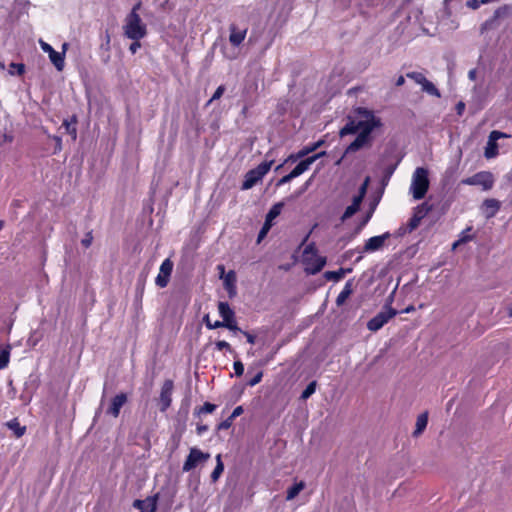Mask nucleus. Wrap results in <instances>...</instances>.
I'll list each match as a JSON object with an SVG mask.
<instances>
[{
  "mask_svg": "<svg viewBox=\"0 0 512 512\" xmlns=\"http://www.w3.org/2000/svg\"><path fill=\"white\" fill-rule=\"evenodd\" d=\"M359 115L363 118L360 120V131L355 140L347 147L345 153L356 152L364 147L370 140L371 132L381 125L380 119L376 118L372 111L361 108Z\"/></svg>",
  "mask_w": 512,
  "mask_h": 512,
  "instance_id": "2",
  "label": "nucleus"
},
{
  "mask_svg": "<svg viewBox=\"0 0 512 512\" xmlns=\"http://www.w3.org/2000/svg\"><path fill=\"white\" fill-rule=\"evenodd\" d=\"M394 294L395 290L388 297L384 310L379 312L377 315H375L368 321L367 328L370 331L376 332L380 330L390 319H392L394 316L398 314V311L391 307Z\"/></svg>",
  "mask_w": 512,
  "mask_h": 512,
  "instance_id": "5",
  "label": "nucleus"
},
{
  "mask_svg": "<svg viewBox=\"0 0 512 512\" xmlns=\"http://www.w3.org/2000/svg\"><path fill=\"white\" fill-rule=\"evenodd\" d=\"M363 198H364V197H363V196H361L360 194H358V195L354 196V197H353L352 204H353L354 206H356L357 208H360V205H361V203H362V201H363Z\"/></svg>",
  "mask_w": 512,
  "mask_h": 512,
  "instance_id": "53",
  "label": "nucleus"
},
{
  "mask_svg": "<svg viewBox=\"0 0 512 512\" xmlns=\"http://www.w3.org/2000/svg\"><path fill=\"white\" fill-rule=\"evenodd\" d=\"M353 292V283L352 280H349L345 283L342 291L339 293V295L336 298V305L342 306L345 301L349 298V296Z\"/></svg>",
  "mask_w": 512,
  "mask_h": 512,
  "instance_id": "20",
  "label": "nucleus"
},
{
  "mask_svg": "<svg viewBox=\"0 0 512 512\" xmlns=\"http://www.w3.org/2000/svg\"><path fill=\"white\" fill-rule=\"evenodd\" d=\"M210 458L209 453H204L196 447H192L183 464L182 470L189 472L193 470L198 464L206 462Z\"/></svg>",
  "mask_w": 512,
  "mask_h": 512,
  "instance_id": "9",
  "label": "nucleus"
},
{
  "mask_svg": "<svg viewBox=\"0 0 512 512\" xmlns=\"http://www.w3.org/2000/svg\"><path fill=\"white\" fill-rule=\"evenodd\" d=\"M242 413H243V408H242V406H237V407L233 410L232 414L230 415V418H231V419H234V418H236V417L240 416Z\"/></svg>",
  "mask_w": 512,
  "mask_h": 512,
  "instance_id": "54",
  "label": "nucleus"
},
{
  "mask_svg": "<svg viewBox=\"0 0 512 512\" xmlns=\"http://www.w3.org/2000/svg\"><path fill=\"white\" fill-rule=\"evenodd\" d=\"M92 240H93V236H92V233L89 232L87 233L84 238L81 240V243L82 245L85 247V248H88L91 243H92Z\"/></svg>",
  "mask_w": 512,
  "mask_h": 512,
  "instance_id": "46",
  "label": "nucleus"
},
{
  "mask_svg": "<svg viewBox=\"0 0 512 512\" xmlns=\"http://www.w3.org/2000/svg\"><path fill=\"white\" fill-rule=\"evenodd\" d=\"M420 222L419 217L412 216L407 224L408 232L415 230L419 226Z\"/></svg>",
  "mask_w": 512,
  "mask_h": 512,
  "instance_id": "39",
  "label": "nucleus"
},
{
  "mask_svg": "<svg viewBox=\"0 0 512 512\" xmlns=\"http://www.w3.org/2000/svg\"><path fill=\"white\" fill-rule=\"evenodd\" d=\"M49 59L57 71H63L65 67L64 52H58L54 50V52H52L51 55H49Z\"/></svg>",
  "mask_w": 512,
  "mask_h": 512,
  "instance_id": "21",
  "label": "nucleus"
},
{
  "mask_svg": "<svg viewBox=\"0 0 512 512\" xmlns=\"http://www.w3.org/2000/svg\"><path fill=\"white\" fill-rule=\"evenodd\" d=\"M232 420L230 417L224 421H222L219 425H218V429L219 430H226V429H229L231 427V424H232Z\"/></svg>",
  "mask_w": 512,
  "mask_h": 512,
  "instance_id": "49",
  "label": "nucleus"
},
{
  "mask_svg": "<svg viewBox=\"0 0 512 512\" xmlns=\"http://www.w3.org/2000/svg\"><path fill=\"white\" fill-rule=\"evenodd\" d=\"M272 223L267 221L265 219V222L261 228V230L259 231V234H258V237H257V242L260 243L267 235V233L269 232V230L271 229L272 227Z\"/></svg>",
  "mask_w": 512,
  "mask_h": 512,
  "instance_id": "35",
  "label": "nucleus"
},
{
  "mask_svg": "<svg viewBox=\"0 0 512 512\" xmlns=\"http://www.w3.org/2000/svg\"><path fill=\"white\" fill-rule=\"evenodd\" d=\"M404 83H405V78H404V76H402V75H401V76H399V77L397 78V80H396V85H397V86H402Z\"/></svg>",
  "mask_w": 512,
  "mask_h": 512,
  "instance_id": "62",
  "label": "nucleus"
},
{
  "mask_svg": "<svg viewBox=\"0 0 512 512\" xmlns=\"http://www.w3.org/2000/svg\"><path fill=\"white\" fill-rule=\"evenodd\" d=\"M216 462H217L216 467L214 468V470L211 473V480L213 482H216L220 478L221 474L224 471V464L221 460V454H218L216 456Z\"/></svg>",
  "mask_w": 512,
  "mask_h": 512,
  "instance_id": "28",
  "label": "nucleus"
},
{
  "mask_svg": "<svg viewBox=\"0 0 512 512\" xmlns=\"http://www.w3.org/2000/svg\"><path fill=\"white\" fill-rule=\"evenodd\" d=\"M262 377H263V373L260 371L248 382V384L250 386H255L256 384H258L261 381Z\"/></svg>",
  "mask_w": 512,
  "mask_h": 512,
  "instance_id": "52",
  "label": "nucleus"
},
{
  "mask_svg": "<svg viewBox=\"0 0 512 512\" xmlns=\"http://www.w3.org/2000/svg\"><path fill=\"white\" fill-rule=\"evenodd\" d=\"M428 424V412H424L417 417L416 428L413 432L415 437H418L426 429Z\"/></svg>",
  "mask_w": 512,
  "mask_h": 512,
  "instance_id": "23",
  "label": "nucleus"
},
{
  "mask_svg": "<svg viewBox=\"0 0 512 512\" xmlns=\"http://www.w3.org/2000/svg\"><path fill=\"white\" fill-rule=\"evenodd\" d=\"M359 210V208H357L356 206H354L353 204L349 205L346 210L344 211L342 217H341V220L342 221H345L347 219H349L350 217H352L357 211Z\"/></svg>",
  "mask_w": 512,
  "mask_h": 512,
  "instance_id": "36",
  "label": "nucleus"
},
{
  "mask_svg": "<svg viewBox=\"0 0 512 512\" xmlns=\"http://www.w3.org/2000/svg\"><path fill=\"white\" fill-rule=\"evenodd\" d=\"M273 161H264L260 163L256 168L249 170L244 177L242 183V190L251 189L256 185L271 169Z\"/></svg>",
  "mask_w": 512,
  "mask_h": 512,
  "instance_id": "7",
  "label": "nucleus"
},
{
  "mask_svg": "<svg viewBox=\"0 0 512 512\" xmlns=\"http://www.w3.org/2000/svg\"><path fill=\"white\" fill-rule=\"evenodd\" d=\"M407 77L421 86L427 81V78L420 72H409L407 73Z\"/></svg>",
  "mask_w": 512,
  "mask_h": 512,
  "instance_id": "34",
  "label": "nucleus"
},
{
  "mask_svg": "<svg viewBox=\"0 0 512 512\" xmlns=\"http://www.w3.org/2000/svg\"><path fill=\"white\" fill-rule=\"evenodd\" d=\"M207 327L210 329H214V328L224 327V324H223V321H216L214 324H211L208 322Z\"/></svg>",
  "mask_w": 512,
  "mask_h": 512,
  "instance_id": "58",
  "label": "nucleus"
},
{
  "mask_svg": "<svg viewBox=\"0 0 512 512\" xmlns=\"http://www.w3.org/2000/svg\"><path fill=\"white\" fill-rule=\"evenodd\" d=\"M303 262L306 265V270L311 274L318 273L326 264L325 258L317 255L313 244H309L305 247L303 252Z\"/></svg>",
  "mask_w": 512,
  "mask_h": 512,
  "instance_id": "6",
  "label": "nucleus"
},
{
  "mask_svg": "<svg viewBox=\"0 0 512 512\" xmlns=\"http://www.w3.org/2000/svg\"><path fill=\"white\" fill-rule=\"evenodd\" d=\"M246 29H238L235 25L230 26L229 41L233 46H239L246 37Z\"/></svg>",
  "mask_w": 512,
  "mask_h": 512,
  "instance_id": "17",
  "label": "nucleus"
},
{
  "mask_svg": "<svg viewBox=\"0 0 512 512\" xmlns=\"http://www.w3.org/2000/svg\"><path fill=\"white\" fill-rule=\"evenodd\" d=\"M173 270V262L167 258L160 265L159 273L155 279L158 287L164 288L168 285Z\"/></svg>",
  "mask_w": 512,
  "mask_h": 512,
  "instance_id": "11",
  "label": "nucleus"
},
{
  "mask_svg": "<svg viewBox=\"0 0 512 512\" xmlns=\"http://www.w3.org/2000/svg\"><path fill=\"white\" fill-rule=\"evenodd\" d=\"M282 208H283V203L279 202V203L274 204L268 211L265 219L273 224L274 219L279 216V214L282 211Z\"/></svg>",
  "mask_w": 512,
  "mask_h": 512,
  "instance_id": "29",
  "label": "nucleus"
},
{
  "mask_svg": "<svg viewBox=\"0 0 512 512\" xmlns=\"http://www.w3.org/2000/svg\"><path fill=\"white\" fill-rule=\"evenodd\" d=\"M39 45H40L41 49L43 50V52L47 53L48 56L51 55L52 52H54L53 47L41 39L39 40Z\"/></svg>",
  "mask_w": 512,
  "mask_h": 512,
  "instance_id": "41",
  "label": "nucleus"
},
{
  "mask_svg": "<svg viewBox=\"0 0 512 512\" xmlns=\"http://www.w3.org/2000/svg\"><path fill=\"white\" fill-rule=\"evenodd\" d=\"M233 368H234L236 376H242L243 375L244 365L242 364L241 361H235L234 364H233Z\"/></svg>",
  "mask_w": 512,
  "mask_h": 512,
  "instance_id": "42",
  "label": "nucleus"
},
{
  "mask_svg": "<svg viewBox=\"0 0 512 512\" xmlns=\"http://www.w3.org/2000/svg\"><path fill=\"white\" fill-rule=\"evenodd\" d=\"M9 74L11 75H22L25 71L24 64L21 63H11L9 65Z\"/></svg>",
  "mask_w": 512,
  "mask_h": 512,
  "instance_id": "32",
  "label": "nucleus"
},
{
  "mask_svg": "<svg viewBox=\"0 0 512 512\" xmlns=\"http://www.w3.org/2000/svg\"><path fill=\"white\" fill-rule=\"evenodd\" d=\"M218 311L220 316L223 319V322L230 321L235 318V313L230 307V305L226 302H220L218 304Z\"/></svg>",
  "mask_w": 512,
  "mask_h": 512,
  "instance_id": "22",
  "label": "nucleus"
},
{
  "mask_svg": "<svg viewBox=\"0 0 512 512\" xmlns=\"http://www.w3.org/2000/svg\"><path fill=\"white\" fill-rule=\"evenodd\" d=\"M480 3H481V0L480 1L479 0H468L467 6L472 9H477V8H479Z\"/></svg>",
  "mask_w": 512,
  "mask_h": 512,
  "instance_id": "55",
  "label": "nucleus"
},
{
  "mask_svg": "<svg viewBox=\"0 0 512 512\" xmlns=\"http://www.w3.org/2000/svg\"><path fill=\"white\" fill-rule=\"evenodd\" d=\"M296 178V176L291 171L289 174L283 176L277 183L278 186L284 185L288 182H290L292 179Z\"/></svg>",
  "mask_w": 512,
  "mask_h": 512,
  "instance_id": "44",
  "label": "nucleus"
},
{
  "mask_svg": "<svg viewBox=\"0 0 512 512\" xmlns=\"http://www.w3.org/2000/svg\"><path fill=\"white\" fill-rule=\"evenodd\" d=\"M500 208V202L496 199H486L482 204L483 213L486 218H491L496 215Z\"/></svg>",
  "mask_w": 512,
  "mask_h": 512,
  "instance_id": "18",
  "label": "nucleus"
},
{
  "mask_svg": "<svg viewBox=\"0 0 512 512\" xmlns=\"http://www.w3.org/2000/svg\"><path fill=\"white\" fill-rule=\"evenodd\" d=\"M415 310V307L413 305H409L404 310L401 311V313H411Z\"/></svg>",
  "mask_w": 512,
  "mask_h": 512,
  "instance_id": "64",
  "label": "nucleus"
},
{
  "mask_svg": "<svg viewBox=\"0 0 512 512\" xmlns=\"http://www.w3.org/2000/svg\"><path fill=\"white\" fill-rule=\"evenodd\" d=\"M224 324V327L228 328L229 330L233 331V332H240V328L237 326V323L235 321V318L230 320V321H227V322H223Z\"/></svg>",
  "mask_w": 512,
  "mask_h": 512,
  "instance_id": "40",
  "label": "nucleus"
},
{
  "mask_svg": "<svg viewBox=\"0 0 512 512\" xmlns=\"http://www.w3.org/2000/svg\"><path fill=\"white\" fill-rule=\"evenodd\" d=\"M510 12H511V7H509V6L499 7L497 10H495L493 17L487 23L492 24L495 20H497L499 18L506 17L507 15H509Z\"/></svg>",
  "mask_w": 512,
  "mask_h": 512,
  "instance_id": "30",
  "label": "nucleus"
},
{
  "mask_svg": "<svg viewBox=\"0 0 512 512\" xmlns=\"http://www.w3.org/2000/svg\"><path fill=\"white\" fill-rule=\"evenodd\" d=\"M477 76V71L475 69H472L468 72V77L470 80L474 81Z\"/></svg>",
  "mask_w": 512,
  "mask_h": 512,
  "instance_id": "59",
  "label": "nucleus"
},
{
  "mask_svg": "<svg viewBox=\"0 0 512 512\" xmlns=\"http://www.w3.org/2000/svg\"><path fill=\"white\" fill-rule=\"evenodd\" d=\"M422 90L425 91L426 93L430 94V95H433V96H436V97H440L441 94L439 92V90L435 87V85L430 82L428 79L427 81L422 85Z\"/></svg>",
  "mask_w": 512,
  "mask_h": 512,
  "instance_id": "31",
  "label": "nucleus"
},
{
  "mask_svg": "<svg viewBox=\"0 0 512 512\" xmlns=\"http://www.w3.org/2000/svg\"><path fill=\"white\" fill-rule=\"evenodd\" d=\"M215 346H216L217 350H219V351H221L223 349L230 350V344L224 340L217 341L215 343Z\"/></svg>",
  "mask_w": 512,
  "mask_h": 512,
  "instance_id": "51",
  "label": "nucleus"
},
{
  "mask_svg": "<svg viewBox=\"0 0 512 512\" xmlns=\"http://www.w3.org/2000/svg\"><path fill=\"white\" fill-rule=\"evenodd\" d=\"M63 125L66 128V131L72 135L73 139L76 138V128L72 126L68 121H64Z\"/></svg>",
  "mask_w": 512,
  "mask_h": 512,
  "instance_id": "48",
  "label": "nucleus"
},
{
  "mask_svg": "<svg viewBox=\"0 0 512 512\" xmlns=\"http://www.w3.org/2000/svg\"><path fill=\"white\" fill-rule=\"evenodd\" d=\"M303 157H296V153L295 154H292L290 155L287 159H286V163L287 162H295L297 161L298 159H302Z\"/></svg>",
  "mask_w": 512,
  "mask_h": 512,
  "instance_id": "60",
  "label": "nucleus"
},
{
  "mask_svg": "<svg viewBox=\"0 0 512 512\" xmlns=\"http://www.w3.org/2000/svg\"><path fill=\"white\" fill-rule=\"evenodd\" d=\"M305 488V483L303 481L295 483L287 490L286 500H293L303 489Z\"/></svg>",
  "mask_w": 512,
  "mask_h": 512,
  "instance_id": "25",
  "label": "nucleus"
},
{
  "mask_svg": "<svg viewBox=\"0 0 512 512\" xmlns=\"http://www.w3.org/2000/svg\"><path fill=\"white\" fill-rule=\"evenodd\" d=\"M429 188L428 171L423 167H418L412 175L410 192L415 200L424 198Z\"/></svg>",
  "mask_w": 512,
  "mask_h": 512,
  "instance_id": "4",
  "label": "nucleus"
},
{
  "mask_svg": "<svg viewBox=\"0 0 512 512\" xmlns=\"http://www.w3.org/2000/svg\"><path fill=\"white\" fill-rule=\"evenodd\" d=\"M510 135L500 132L497 130L492 131L489 134L488 141L485 147L484 155L487 159H492L498 155V144L497 141L501 138H509Z\"/></svg>",
  "mask_w": 512,
  "mask_h": 512,
  "instance_id": "10",
  "label": "nucleus"
},
{
  "mask_svg": "<svg viewBox=\"0 0 512 512\" xmlns=\"http://www.w3.org/2000/svg\"><path fill=\"white\" fill-rule=\"evenodd\" d=\"M326 154L325 151H322L320 153H317V154H314L310 157H307L305 159H303L302 161H300L296 166L295 168L292 170L293 174L298 177L300 175H302L304 172H306L310 166L317 160L319 159L320 157L324 156Z\"/></svg>",
  "mask_w": 512,
  "mask_h": 512,
  "instance_id": "14",
  "label": "nucleus"
},
{
  "mask_svg": "<svg viewBox=\"0 0 512 512\" xmlns=\"http://www.w3.org/2000/svg\"><path fill=\"white\" fill-rule=\"evenodd\" d=\"M216 409V405L210 403V402H205L203 404V406L198 410V414H208V413H213Z\"/></svg>",
  "mask_w": 512,
  "mask_h": 512,
  "instance_id": "37",
  "label": "nucleus"
},
{
  "mask_svg": "<svg viewBox=\"0 0 512 512\" xmlns=\"http://www.w3.org/2000/svg\"><path fill=\"white\" fill-rule=\"evenodd\" d=\"M7 427L14 432L16 437H21L24 435L26 431L25 426H21L17 419H13L9 422H7Z\"/></svg>",
  "mask_w": 512,
  "mask_h": 512,
  "instance_id": "27",
  "label": "nucleus"
},
{
  "mask_svg": "<svg viewBox=\"0 0 512 512\" xmlns=\"http://www.w3.org/2000/svg\"><path fill=\"white\" fill-rule=\"evenodd\" d=\"M173 389H174L173 381L170 379L165 380L161 387L160 398H159L160 410L162 412L166 411L171 405Z\"/></svg>",
  "mask_w": 512,
  "mask_h": 512,
  "instance_id": "12",
  "label": "nucleus"
},
{
  "mask_svg": "<svg viewBox=\"0 0 512 512\" xmlns=\"http://www.w3.org/2000/svg\"><path fill=\"white\" fill-rule=\"evenodd\" d=\"M225 91V87L223 85L219 86L216 91L214 92L212 98L210 99L209 103H211L214 100L219 99Z\"/></svg>",
  "mask_w": 512,
  "mask_h": 512,
  "instance_id": "45",
  "label": "nucleus"
},
{
  "mask_svg": "<svg viewBox=\"0 0 512 512\" xmlns=\"http://www.w3.org/2000/svg\"><path fill=\"white\" fill-rule=\"evenodd\" d=\"M9 362V354L6 351L0 353V369L7 366Z\"/></svg>",
  "mask_w": 512,
  "mask_h": 512,
  "instance_id": "43",
  "label": "nucleus"
},
{
  "mask_svg": "<svg viewBox=\"0 0 512 512\" xmlns=\"http://www.w3.org/2000/svg\"><path fill=\"white\" fill-rule=\"evenodd\" d=\"M425 214H426V211L424 210L423 206H418L415 209L413 216L419 217V221H421L424 218Z\"/></svg>",
  "mask_w": 512,
  "mask_h": 512,
  "instance_id": "50",
  "label": "nucleus"
},
{
  "mask_svg": "<svg viewBox=\"0 0 512 512\" xmlns=\"http://www.w3.org/2000/svg\"><path fill=\"white\" fill-rule=\"evenodd\" d=\"M343 275H344L343 270L328 271L325 273V276L328 280H335V281L340 280L343 277Z\"/></svg>",
  "mask_w": 512,
  "mask_h": 512,
  "instance_id": "38",
  "label": "nucleus"
},
{
  "mask_svg": "<svg viewBox=\"0 0 512 512\" xmlns=\"http://www.w3.org/2000/svg\"><path fill=\"white\" fill-rule=\"evenodd\" d=\"M223 279V285L225 290L227 291L230 298H233L237 294L236 288V274L233 270H230L224 276H221Z\"/></svg>",
  "mask_w": 512,
  "mask_h": 512,
  "instance_id": "15",
  "label": "nucleus"
},
{
  "mask_svg": "<svg viewBox=\"0 0 512 512\" xmlns=\"http://www.w3.org/2000/svg\"><path fill=\"white\" fill-rule=\"evenodd\" d=\"M207 430V426L205 425H198L197 426V433L199 435H202Z\"/></svg>",
  "mask_w": 512,
  "mask_h": 512,
  "instance_id": "61",
  "label": "nucleus"
},
{
  "mask_svg": "<svg viewBox=\"0 0 512 512\" xmlns=\"http://www.w3.org/2000/svg\"><path fill=\"white\" fill-rule=\"evenodd\" d=\"M390 237V234L388 232L374 236L369 238L364 247L362 248V252L364 253H371L380 250L383 246L385 241Z\"/></svg>",
  "mask_w": 512,
  "mask_h": 512,
  "instance_id": "13",
  "label": "nucleus"
},
{
  "mask_svg": "<svg viewBox=\"0 0 512 512\" xmlns=\"http://www.w3.org/2000/svg\"><path fill=\"white\" fill-rule=\"evenodd\" d=\"M494 182V176L489 171H481L461 180V184L463 185L479 186L484 191L492 189Z\"/></svg>",
  "mask_w": 512,
  "mask_h": 512,
  "instance_id": "8",
  "label": "nucleus"
},
{
  "mask_svg": "<svg viewBox=\"0 0 512 512\" xmlns=\"http://www.w3.org/2000/svg\"><path fill=\"white\" fill-rule=\"evenodd\" d=\"M133 505L135 508L139 509L140 512H155L156 510V500L152 498L135 500Z\"/></svg>",
  "mask_w": 512,
  "mask_h": 512,
  "instance_id": "19",
  "label": "nucleus"
},
{
  "mask_svg": "<svg viewBox=\"0 0 512 512\" xmlns=\"http://www.w3.org/2000/svg\"><path fill=\"white\" fill-rule=\"evenodd\" d=\"M133 42L129 46V50L132 54H135L140 48L141 43L140 40H132Z\"/></svg>",
  "mask_w": 512,
  "mask_h": 512,
  "instance_id": "47",
  "label": "nucleus"
},
{
  "mask_svg": "<svg viewBox=\"0 0 512 512\" xmlns=\"http://www.w3.org/2000/svg\"><path fill=\"white\" fill-rule=\"evenodd\" d=\"M245 336L247 337V341L251 344H253L255 342V338L253 335L247 333V332H244Z\"/></svg>",
  "mask_w": 512,
  "mask_h": 512,
  "instance_id": "63",
  "label": "nucleus"
},
{
  "mask_svg": "<svg viewBox=\"0 0 512 512\" xmlns=\"http://www.w3.org/2000/svg\"><path fill=\"white\" fill-rule=\"evenodd\" d=\"M465 110V103L460 101L456 104V112L458 115H462Z\"/></svg>",
  "mask_w": 512,
  "mask_h": 512,
  "instance_id": "56",
  "label": "nucleus"
},
{
  "mask_svg": "<svg viewBox=\"0 0 512 512\" xmlns=\"http://www.w3.org/2000/svg\"><path fill=\"white\" fill-rule=\"evenodd\" d=\"M368 181H369V179L367 178L365 180V182L362 184V186L360 187V189H359V193L358 194H360L363 197L366 194V189H367Z\"/></svg>",
  "mask_w": 512,
  "mask_h": 512,
  "instance_id": "57",
  "label": "nucleus"
},
{
  "mask_svg": "<svg viewBox=\"0 0 512 512\" xmlns=\"http://www.w3.org/2000/svg\"><path fill=\"white\" fill-rule=\"evenodd\" d=\"M316 390V381H312L307 385V387L303 390L301 394V399L306 400L308 399L312 394L315 393Z\"/></svg>",
  "mask_w": 512,
  "mask_h": 512,
  "instance_id": "33",
  "label": "nucleus"
},
{
  "mask_svg": "<svg viewBox=\"0 0 512 512\" xmlns=\"http://www.w3.org/2000/svg\"><path fill=\"white\" fill-rule=\"evenodd\" d=\"M141 7V3L138 2L133 6L130 13L126 16L123 25V32L125 37L130 40H141L147 34L146 24L143 23L138 10Z\"/></svg>",
  "mask_w": 512,
  "mask_h": 512,
  "instance_id": "3",
  "label": "nucleus"
},
{
  "mask_svg": "<svg viewBox=\"0 0 512 512\" xmlns=\"http://www.w3.org/2000/svg\"><path fill=\"white\" fill-rule=\"evenodd\" d=\"M324 143L323 140H319L315 143H312V144H309L305 147H303L301 150H299L297 153H296V157H306L307 155H309L310 153L316 151L320 146H322Z\"/></svg>",
  "mask_w": 512,
  "mask_h": 512,
  "instance_id": "24",
  "label": "nucleus"
},
{
  "mask_svg": "<svg viewBox=\"0 0 512 512\" xmlns=\"http://www.w3.org/2000/svg\"><path fill=\"white\" fill-rule=\"evenodd\" d=\"M360 131V121L355 123L354 121H349L341 130L340 136H346L349 134H355Z\"/></svg>",
  "mask_w": 512,
  "mask_h": 512,
  "instance_id": "26",
  "label": "nucleus"
},
{
  "mask_svg": "<svg viewBox=\"0 0 512 512\" xmlns=\"http://www.w3.org/2000/svg\"><path fill=\"white\" fill-rule=\"evenodd\" d=\"M359 115L363 118L360 120V131L355 140L347 147L345 153L356 152L364 147L370 140L371 132L381 125L380 119L376 118L372 111L361 108Z\"/></svg>",
  "mask_w": 512,
  "mask_h": 512,
  "instance_id": "1",
  "label": "nucleus"
},
{
  "mask_svg": "<svg viewBox=\"0 0 512 512\" xmlns=\"http://www.w3.org/2000/svg\"><path fill=\"white\" fill-rule=\"evenodd\" d=\"M127 401V396L124 393L117 394L113 399L111 400L110 407L107 410V413L112 415L113 417H118L120 414V410L123 407V405Z\"/></svg>",
  "mask_w": 512,
  "mask_h": 512,
  "instance_id": "16",
  "label": "nucleus"
}]
</instances>
